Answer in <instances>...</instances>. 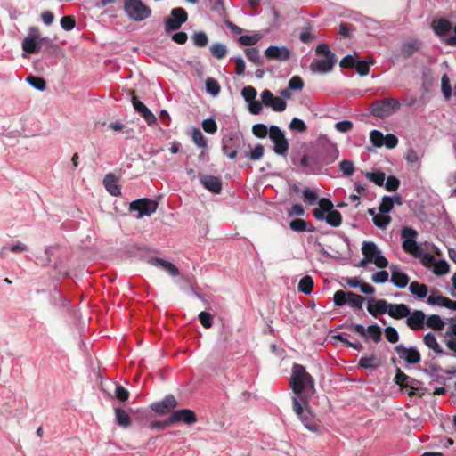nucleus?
Instances as JSON below:
<instances>
[{"label": "nucleus", "instance_id": "nucleus-59", "mask_svg": "<svg viewBox=\"0 0 456 456\" xmlns=\"http://www.w3.org/2000/svg\"><path fill=\"white\" fill-rule=\"evenodd\" d=\"M201 126L208 134H215L217 131V125L213 118L203 120Z\"/></svg>", "mask_w": 456, "mask_h": 456}, {"label": "nucleus", "instance_id": "nucleus-5", "mask_svg": "<svg viewBox=\"0 0 456 456\" xmlns=\"http://www.w3.org/2000/svg\"><path fill=\"white\" fill-rule=\"evenodd\" d=\"M418 232L411 227H403L401 231L403 249L415 258H428L429 254L425 253L422 247L417 242Z\"/></svg>", "mask_w": 456, "mask_h": 456}, {"label": "nucleus", "instance_id": "nucleus-36", "mask_svg": "<svg viewBox=\"0 0 456 456\" xmlns=\"http://www.w3.org/2000/svg\"><path fill=\"white\" fill-rule=\"evenodd\" d=\"M115 417H116V423L123 428H127L131 426V418L130 416L122 409L116 408L115 409Z\"/></svg>", "mask_w": 456, "mask_h": 456}, {"label": "nucleus", "instance_id": "nucleus-27", "mask_svg": "<svg viewBox=\"0 0 456 456\" xmlns=\"http://www.w3.org/2000/svg\"><path fill=\"white\" fill-rule=\"evenodd\" d=\"M242 148L244 149L241 157L249 159L252 161L259 160L264 156V146L262 144L256 145L253 149L249 144L242 142Z\"/></svg>", "mask_w": 456, "mask_h": 456}, {"label": "nucleus", "instance_id": "nucleus-47", "mask_svg": "<svg viewBox=\"0 0 456 456\" xmlns=\"http://www.w3.org/2000/svg\"><path fill=\"white\" fill-rule=\"evenodd\" d=\"M422 156H423V153H421L420 151H416L414 149H409L407 151L405 159L408 163H410L411 165L419 166Z\"/></svg>", "mask_w": 456, "mask_h": 456}, {"label": "nucleus", "instance_id": "nucleus-19", "mask_svg": "<svg viewBox=\"0 0 456 456\" xmlns=\"http://www.w3.org/2000/svg\"><path fill=\"white\" fill-rule=\"evenodd\" d=\"M177 406V401L172 395L165 396L161 401L151 403V408L159 414H166Z\"/></svg>", "mask_w": 456, "mask_h": 456}, {"label": "nucleus", "instance_id": "nucleus-15", "mask_svg": "<svg viewBox=\"0 0 456 456\" xmlns=\"http://www.w3.org/2000/svg\"><path fill=\"white\" fill-rule=\"evenodd\" d=\"M395 351L401 359L409 364H416L420 362V354L415 346L405 347L400 344L395 347Z\"/></svg>", "mask_w": 456, "mask_h": 456}, {"label": "nucleus", "instance_id": "nucleus-41", "mask_svg": "<svg viewBox=\"0 0 456 456\" xmlns=\"http://www.w3.org/2000/svg\"><path fill=\"white\" fill-rule=\"evenodd\" d=\"M230 142H232V138H229L227 140L226 139L223 140L222 151L229 159H234L238 156L240 151V154L243 152L244 149L241 147L240 149H232V151H229V143Z\"/></svg>", "mask_w": 456, "mask_h": 456}, {"label": "nucleus", "instance_id": "nucleus-58", "mask_svg": "<svg viewBox=\"0 0 456 456\" xmlns=\"http://www.w3.org/2000/svg\"><path fill=\"white\" fill-rule=\"evenodd\" d=\"M339 169L345 175H352L354 172V163L347 159H343L339 163Z\"/></svg>", "mask_w": 456, "mask_h": 456}, {"label": "nucleus", "instance_id": "nucleus-57", "mask_svg": "<svg viewBox=\"0 0 456 456\" xmlns=\"http://www.w3.org/2000/svg\"><path fill=\"white\" fill-rule=\"evenodd\" d=\"M370 139L375 147L380 148L383 146L384 135L380 131L376 129L372 130L370 134Z\"/></svg>", "mask_w": 456, "mask_h": 456}, {"label": "nucleus", "instance_id": "nucleus-53", "mask_svg": "<svg viewBox=\"0 0 456 456\" xmlns=\"http://www.w3.org/2000/svg\"><path fill=\"white\" fill-rule=\"evenodd\" d=\"M26 81L35 89L38 91H44L45 89V82L43 78L34 77V76H28L26 78Z\"/></svg>", "mask_w": 456, "mask_h": 456}, {"label": "nucleus", "instance_id": "nucleus-40", "mask_svg": "<svg viewBox=\"0 0 456 456\" xmlns=\"http://www.w3.org/2000/svg\"><path fill=\"white\" fill-rule=\"evenodd\" d=\"M365 298L362 296L348 291V301L349 306L354 310H361Z\"/></svg>", "mask_w": 456, "mask_h": 456}, {"label": "nucleus", "instance_id": "nucleus-26", "mask_svg": "<svg viewBox=\"0 0 456 456\" xmlns=\"http://www.w3.org/2000/svg\"><path fill=\"white\" fill-rule=\"evenodd\" d=\"M422 43L418 39H409L404 41L401 46V56L403 59H409L419 50Z\"/></svg>", "mask_w": 456, "mask_h": 456}, {"label": "nucleus", "instance_id": "nucleus-7", "mask_svg": "<svg viewBox=\"0 0 456 456\" xmlns=\"http://www.w3.org/2000/svg\"><path fill=\"white\" fill-rule=\"evenodd\" d=\"M400 102L394 98H386L375 101L370 106V113L377 118H384L391 116L400 109Z\"/></svg>", "mask_w": 456, "mask_h": 456}, {"label": "nucleus", "instance_id": "nucleus-42", "mask_svg": "<svg viewBox=\"0 0 456 456\" xmlns=\"http://www.w3.org/2000/svg\"><path fill=\"white\" fill-rule=\"evenodd\" d=\"M245 55L248 61H252L256 65H263V60L260 56L259 51L256 47H249L244 50Z\"/></svg>", "mask_w": 456, "mask_h": 456}, {"label": "nucleus", "instance_id": "nucleus-62", "mask_svg": "<svg viewBox=\"0 0 456 456\" xmlns=\"http://www.w3.org/2000/svg\"><path fill=\"white\" fill-rule=\"evenodd\" d=\"M289 128L291 130L297 131L300 133H303V132L306 131V129H307L306 125L304 122V120L301 118H292V120L290 121V124H289Z\"/></svg>", "mask_w": 456, "mask_h": 456}, {"label": "nucleus", "instance_id": "nucleus-63", "mask_svg": "<svg viewBox=\"0 0 456 456\" xmlns=\"http://www.w3.org/2000/svg\"><path fill=\"white\" fill-rule=\"evenodd\" d=\"M256 94H257L256 90L253 86H250L244 87L241 91V95L247 102H252L253 100H255L256 97Z\"/></svg>", "mask_w": 456, "mask_h": 456}, {"label": "nucleus", "instance_id": "nucleus-1", "mask_svg": "<svg viewBox=\"0 0 456 456\" xmlns=\"http://www.w3.org/2000/svg\"><path fill=\"white\" fill-rule=\"evenodd\" d=\"M290 387L292 391L298 398V396H302L304 392L306 391H314V378L305 370V368L298 363H294L292 367V374L290 377Z\"/></svg>", "mask_w": 456, "mask_h": 456}, {"label": "nucleus", "instance_id": "nucleus-52", "mask_svg": "<svg viewBox=\"0 0 456 456\" xmlns=\"http://www.w3.org/2000/svg\"><path fill=\"white\" fill-rule=\"evenodd\" d=\"M390 217L387 214L377 215L372 218L373 224L379 229H385L390 223Z\"/></svg>", "mask_w": 456, "mask_h": 456}, {"label": "nucleus", "instance_id": "nucleus-8", "mask_svg": "<svg viewBox=\"0 0 456 456\" xmlns=\"http://www.w3.org/2000/svg\"><path fill=\"white\" fill-rule=\"evenodd\" d=\"M362 252L367 261L375 264L377 267L385 268L388 265L387 259L382 255L374 242L364 241L362 243Z\"/></svg>", "mask_w": 456, "mask_h": 456}, {"label": "nucleus", "instance_id": "nucleus-64", "mask_svg": "<svg viewBox=\"0 0 456 456\" xmlns=\"http://www.w3.org/2000/svg\"><path fill=\"white\" fill-rule=\"evenodd\" d=\"M199 321L201 323V325L206 329L210 328L213 324L212 315L208 312H200L199 314Z\"/></svg>", "mask_w": 456, "mask_h": 456}, {"label": "nucleus", "instance_id": "nucleus-38", "mask_svg": "<svg viewBox=\"0 0 456 456\" xmlns=\"http://www.w3.org/2000/svg\"><path fill=\"white\" fill-rule=\"evenodd\" d=\"M193 142L200 148L206 149L208 147L207 139L200 130V128L193 127L191 132Z\"/></svg>", "mask_w": 456, "mask_h": 456}, {"label": "nucleus", "instance_id": "nucleus-20", "mask_svg": "<svg viewBox=\"0 0 456 456\" xmlns=\"http://www.w3.org/2000/svg\"><path fill=\"white\" fill-rule=\"evenodd\" d=\"M172 423L183 422L187 425L194 424L197 421L195 413L190 409L174 411L170 415Z\"/></svg>", "mask_w": 456, "mask_h": 456}, {"label": "nucleus", "instance_id": "nucleus-24", "mask_svg": "<svg viewBox=\"0 0 456 456\" xmlns=\"http://www.w3.org/2000/svg\"><path fill=\"white\" fill-rule=\"evenodd\" d=\"M387 302L385 299H375L370 297L368 300L367 311L374 317L387 313Z\"/></svg>", "mask_w": 456, "mask_h": 456}, {"label": "nucleus", "instance_id": "nucleus-18", "mask_svg": "<svg viewBox=\"0 0 456 456\" xmlns=\"http://www.w3.org/2000/svg\"><path fill=\"white\" fill-rule=\"evenodd\" d=\"M265 55L270 60L286 61L291 56V51L287 46L270 45L265 51Z\"/></svg>", "mask_w": 456, "mask_h": 456}, {"label": "nucleus", "instance_id": "nucleus-21", "mask_svg": "<svg viewBox=\"0 0 456 456\" xmlns=\"http://www.w3.org/2000/svg\"><path fill=\"white\" fill-rule=\"evenodd\" d=\"M149 263L151 265L166 272L172 277L180 275L179 269L173 263H171L166 259L155 256V257L150 258Z\"/></svg>", "mask_w": 456, "mask_h": 456}, {"label": "nucleus", "instance_id": "nucleus-22", "mask_svg": "<svg viewBox=\"0 0 456 456\" xmlns=\"http://www.w3.org/2000/svg\"><path fill=\"white\" fill-rule=\"evenodd\" d=\"M426 314L421 310H414L407 316L406 324L412 330H417L424 328Z\"/></svg>", "mask_w": 456, "mask_h": 456}, {"label": "nucleus", "instance_id": "nucleus-39", "mask_svg": "<svg viewBox=\"0 0 456 456\" xmlns=\"http://www.w3.org/2000/svg\"><path fill=\"white\" fill-rule=\"evenodd\" d=\"M426 324L435 330H442L444 327V320L437 314L429 315L426 320Z\"/></svg>", "mask_w": 456, "mask_h": 456}, {"label": "nucleus", "instance_id": "nucleus-32", "mask_svg": "<svg viewBox=\"0 0 456 456\" xmlns=\"http://www.w3.org/2000/svg\"><path fill=\"white\" fill-rule=\"evenodd\" d=\"M289 228L296 232H314L315 231V227L312 224L301 218L291 220L289 222Z\"/></svg>", "mask_w": 456, "mask_h": 456}, {"label": "nucleus", "instance_id": "nucleus-13", "mask_svg": "<svg viewBox=\"0 0 456 456\" xmlns=\"http://www.w3.org/2000/svg\"><path fill=\"white\" fill-rule=\"evenodd\" d=\"M171 17L164 21L166 32L177 30L187 20L188 15L184 9L181 7L171 10Z\"/></svg>", "mask_w": 456, "mask_h": 456}, {"label": "nucleus", "instance_id": "nucleus-3", "mask_svg": "<svg viewBox=\"0 0 456 456\" xmlns=\"http://www.w3.org/2000/svg\"><path fill=\"white\" fill-rule=\"evenodd\" d=\"M314 216L319 221H325L332 227H338L342 224V216L334 209L332 202L327 198L319 200V208L314 209Z\"/></svg>", "mask_w": 456, "mask_h": 456}, {"label": "nucleus", "instance_id": "nucleus-54", "mask_svg": "<svg viewBox=\"0 0 456 456\" xmlns=\"http://www.w3.org/2000/svg\"><path fill=\"white\" fill-rule=\"evenodd\" d=\"M260 40L258 34L243 35L239 37V42L245 46L255 45Z\"/></svg>", "mask_w": 456, "mask_h": 456}, {"label": "nucleus", "instance_id": "nucleus-9", "mask_svg": "<svg viewBox=\"0 0 456 456\" xmlns=\"http://www.w3.org/2000/svg\"><path fill=\"white\" fill-rule=\"evenodd\" d=\"M294 166L300 167L305 174H315L321 171L322 166L315 154L314 156L297 155L292 157Z\"/></svg>", "mask_w": 456, "mask_h": 456}, {"label": "nucleus", "instance_id": "nucleus-25", "mask_svg": "<svg viewBox=\"0 0 456 456\" xmlns=\"http://www.w3.org/2000/svg\"><path fill=\"white\" fill-rule=\"evenodd\" d=\"M133 106L134 110L141 114L143 119L146 121L148 125H153L157 118L155 115L149 110V108L137 98H133L132 101Z\"/></svg>", "mask_w": 456, "mask_h": 456}, {"label": "nucleus", "instance_id": "nucleus-48", "mask_svg": "<svg viewBox=\"0 0 456 456\" xmlns=\"http://www.w3.org/2000/svg\"><path fill=\"white\" fill-rule=\"evenodd\" d=\"M206 90L210 95L217 96L220 93V86L216 79L208 77L206 79Z\"/></svg>", "mask_w": 456, "mask_h": 456}, {"label": "nucleus", "instance_id": "nucleus-34", "mask_svg": "<svg viewBox=\"0 0 456 456\" xmlns=\"http://www.w3.org/2000/svg\"><path fill=\"white\" fill-rule=\"evenodd\" d=\"M410 292L419 299H423L428 296V288L424 283L412 281L409 286Z\"/></svg>", "mask_w": 456, "mask_h": 456}, {"label": "nucleus", "instance_id": "nucleus-16", "mask_svg": "<svg viewBox=\"0 0 456 456\" xmlns=\"http://www.w3.org/2000/svg\"><path fill=\"white\" fill-rule=\"evenodd\" d=\"M175 283L182 291L187 292L191 290L197 298L203 300V297L199 291V287L193 276L188 274L179 275V279L175 281Z\"/></svg>", "mask_w": 456, "mask_h": 456}, {"label": "nucleus", "instance_id": "nucleus-12", "mask_svg": "<svg viewBox=\"0 0 456 456\" xmlns=\"http://www.w3.org/2000/svg\"><path fill=\"white\" fill-rule=\"evenodd\" d=\"M316 155L323 167L333 163L338 159L339 152L335 143L325 139V142L317 151Z\"/></svg>", "mask_w": 456, "mask_h": 456}, {"label": "nucleus", "instance_id": "nucleus-46", "mask_svg": "<svg viewBox=\"0 0 456 456\" xmlns=\"http://www.w3.org/2000/svg\"><path fill=\"white\" fill-rule=\"evenodd\" d=\"M274 147L273 151L278 155H284L287 153L289 150V142L288 140L284 137L280 138L273 142Z\"/></svg>", "mask_w": 456, "mask_h": 456}, {"label": "nucleus", "instance_id": "nucleus-11", "mask_svg": "<svg viewBox=\"0 0 456 456\" xmlns=\"http://www.w3.org/2000/svg\"><path fill=\"white\" fill-rule=\"evenodd\" d=\"M47 38L40 37V31L37 27L28 29V36L22 41V49L28 53H38L42 47L43 41Z\"/></svg>", "mask_w": 456, "mask_h": 456}, {"label": "nucleus", "instance_id": "nucleus-17", "mask_svg": "<svg viewBox=\"0 0 456 456\" xmlns=\"http://www.w3.org/2000/svg\"><path fill=\"white\" fill-rule=\"evenodd\" d=\"M199 179L203 187L212 193L219 194L222 191V180L218 176L199 174Z\"/></svg>", "mask_w": 456, "mask_h": 456}, {"label": "nucleus", "instance_id": "nucleus-23", "mask_svg": "<svg viewBox=\"0 0 456 456\" xmlns=\"http://www.w3.org/2000/svg\"><path fill=\"white\" fill-rule=\"evenodd\" d=\"M391 279L390 281L397 288L403 289L409 282L408 275L401 270L398 265H391Z\"/></svg>", "mask_w": 456, "mask_h": 456}, {"label": "nucleus", "instance_id": "nucleus-43", "mask_svg": "<svg viewBox=\"0 0 456 456\" xmlns=\"http://www.w3.org/2000/svg\"><path fill=\"white\" fill-rule=\"evenodd\" d=\"M365 177L379 186H382L386 180V175L382 171L366 172Z\"/></svg>", "mask_w": 456, "mask_h": 456}, {"label": "nucleus", "instance_id": "nucleus-4", "mask_svg": "<svg viewBox=\"0 0 456 456\" xmlns=\"http://www.w3.org/2000/svg\"><path fill=\"white\" fill-rule=\"evenodd\" d=\"M292 406L293 411L307 430L317 435L322 433V428L319 424V421L316 419V417L307 403H305V406L303 407L299 402V399L297 396H293Z\"/></svg>", "mask_w": 456, "mask_h": 456}, {"label": "nucleus", "instance_id": "nucleus-30", "mask_svg": "<svg viewBox=\"0 0 456 456\" xmlns=\"http://www.w3.org/2000/svg\"><path fill=\"white\" fill-rule=\"evenodd\" d=\"M381 366V360L374 354L362 356L358 362V367L374 370Z\"/></svg>", "mask_w": 456, "mask_h": 456}, {"label": "nucleus", "instance_id": "nucleus-61", "mask_svg": "<svg viewBox=\"0 0 456 456\" xmlns=\"http://www.w3.org/2000/svg\"><path fill=\"white\" fill-rule=\"evenodd\" d=\"M115 396L121 402H126L129 397V392L123 386L115 383Z\"/></svg>", "mask_w": 456, "mask_h": 456}, {"label": "nucleus", "instance_id": "nucleus-10", "mask_svg": "<svg viewBox=\"0 0 456 456\" xmlns=\"http://www.w3.org/2000/svg\"><path fill=\"white\" fill-rule=\"evenodd\" d=\"M157 201L147 198H142L134 200L130 203L129 206L130 212H137V215L135 216L137 219L151 216L157 210Z\"/></svg>", "mask_w": 456, "mask_h": 456}, {"label": "nucleus", "instance_id": "nucleus-51", "mask_svg": "<svg viewBox=\"0 0 456 456\" xmlns=\"http://www.w3.org/2000/svg\"><path fill=\"white\" fill-rule=\"evenodd\" d=\"M348 301V291L338 290L334 293L333 303L336 306L341 307L347 304Z\"/></svg>", "mask_w": 456, "mask_h": 456}, {"label": "nucleus", "instance_id": "nucleus-2", "mask_svg": "<svg viewBox=\"0 0 456 456\" xmlns=\"http://www.w3.org/2000/svg\"><path fill=\"white\" fill-rule=\"evenodd\" d=\"M318 55H323V58L314 60L309 68L312 73L324 74L330 72L337 63V57L334 53L330 50L328 44H319L315 49Z\"/></svg>", "mask_w": 456, "mask_h": 456}, {"label": "nucleus", "instance_id": "nucleus-37", "mask_svg": "<svg viewBox=\"0 0 456 456\" xmlns=\"http://www.w3.org/2000/svg\"><path fill=\"white\" fill-rule=\"evenodd\" d=\"M314 288V280L310 275H305L298 282L297 289L305 295H310Z\"/></svg>", "mask_w": 456, "mask_h": 456}, {"label": "nucleus", "instance_id": "nucleus-50", "mask_svg": "<svg viewBox=\"0 0 456 456\" xmlns=\"http://www.w3.org/2000/svg\"><path fill=\"white\" fill-rule=\"evenodd\" d=\"M394 205V198L391 196H384L379 207V212L382 214H387L392 210Z\"/></svg>", "mask_w": 456, "mask_h": 456}, {"label": "nucleus", "instance_id": "nucleus-35", "mask_svg": "<svg viewBox=\"0 0 456 456\" xmlns=\"http://www.w3.org/2000/svg\"><path fill=\"white\" fill-rule=\"evenodd\" d=\"M424 344L430 349H432L437 354H447L444 352L440 345L438 344L436 336L428 332L423 338Z\"/></svg>", "mask_w": 456, "mask_h": 456}, {"label": "nucleus", "instance_id": "nucleus-29", "mask_svg": "<svg viewBox=\"0 0 456 456\" xmlns=\"http://www.w3.org/2000/svg\"><path fill=\"white\" fill-rule=\"evenodd\" d=\"M432 28L436 36L442 37L452 29V24L447 19L440 18L433 21Z\"/></svg>", "mask_w": 456, "mask_h": 456}, {"label": "nucleus", "instance_id": "nucleus-60", "mask_svg": "<svg viewBox=\"0 0 456 456\" xmlns=\"http://www.w3.org/2000/svg\"><path fill=\"white\" fill-rule=\"evenodd\" d=\"M441 83L443 94L446 99H449L452 96V87L450 86L449 77L446 74L443 75Z\"/></svg>", "mask_w": 456, "mask_h": 456}, {"label": "nucleus", "instance_id": "nucleus-44", "mask_svg": "<svg viewBox=\"0 0 456 456\" xmlns=\"http://www.w3.org/2000/svg\"><path fill=\"white\" fill-rule=\"evenodd\" d=\"M211 54L216 59H222L227 54V47L224 44L215 43L210 46Z\"/></svg>", "mask_w": 456, "mask_h": 456}, {"label": "nucleus", "instance_id": "nucleus-28", "mask_svg": "<svg viewBox=\"0 0 456 456\" xmlns=\"http://www.w3.org/2000/svg\"><path fill=\"white\" fill-rule=\"evenodd\" d=\"M387 314L394 319H403L410 314V308L404 304H388Z\"/></svg>", "mask_w": 456, "mask_h": 456}, {"label": "nucleus", "instance_id": "nucleus-45", "mask_svg": "<svg viewBox=\"0 0 456 456\" xmlns=\"http://www.w3.org/2000/svg\"><path fill=\"white\" fill-rule=\"evenodd\" d=\"M445 297H446L440 295L436 289H433L431 290V295L428 297L427 303L429 305H438L444 307Z\"/></svg>", "mask_w": 456, "mask_h": 456}, {"label": "nucleus", "instance_id": "nucleus-33", "mask_svg": "<svg viewBox=\"0 0 456 456\" xmlns=\"http://www.w3.org/2000/svg\"><path fill=\"white\" fill-rule=\"evenodd\" d=\"M381 338L382 330L378 324H370L366 328L365 337L363 338L366 341L371 340L374 343H379L380 342Z\"/></svg>", "mask_w": 456, "mask_h": 456}, {"label": "nucleus", "instance_id": "nucleus-6", "mask_svg": "<svg viewBox=\"0 0 456 456\" xmlns=\"http://www.w3.org/2000/svg\"><path fill=\"white\" fill-rule=\"evenodd\" d=\"M124 12L130 20L136 22L145 20L152 14L151 9L142 0H124Z\"/></svg>", "mask_w": 456, "mask_h": 456}, {"label": "nucleus", "instance_id": "nucleus-31", "mask_svg": "<svg viewBox=\"0 0 456 456\" xmlns=\"http://www.w3.org/2000/svg\"><path fill=\"white\" fill-rule=\"evenodd\" d=\"M103 184L106 191L112 196L121 195V189L117 183L116 176L113 174H108L103 179Z\"/></svg>", "mask_w": 456, "mask_h": 456}, {"label": "nucleus", "instance_id": "nucleus-14", "mask_svg": "<svg viewBox=\"0 0 456 456\" xmlns=\"http://www.w3.org/2000/svg\"><path fill=\"white\" fill-rule=\"evenodd\" d=\"M261 100L265 107H270L273 111L282 112L287 108V102L280 97H276L270 90H264L261 93Z\"/></svg>", "mask_w": 456, "mask_h": 456}, {"label": "nucleus", "instance_id": "nucleus-55", "mask_svg": "<svg viewBox=\"0 0 456 456\" xmlns=\"http://www.w3.org/2000/svg\"><path fill=\"white\" fill-rule=\"evenodd\" d=\"M385 337L387 340L392 344L399 341V334L395 328L387 326L384 330Z\"/></svg>", "mask_w": 456, "mask_h": 456}, {"label": "nucleus", "instance_id": "nucleus-56", "mask_svg": "<svg viewBox=\"0 0 456 456\" xmlns=\"http://www.w3.org/2000/svg\"><path fill=\"white\" fill-rule=\"evenodd\" d=\"M436 275L441 276L449 272V264L445 260H439L436 263L434 270Z\"/></svg>", "mask_w": 456, "mask_h": 456}, {"label": "nucleus", "instance_id": "nucleus-49", "mask_svg": "<svg viewBox=\"0 0 456 456\" xmlns=\"http://www.w3.org/2000/svg\"><path fill=\"white\" fill-rule=\"evenodd\" d=\"M191 39H192V42H193L194 45H196L198 47H204L208 43V36L203 31L195 32L192 35Z\"/></svg>", "mask_w": 456, "mask_h": 456}]
</instances>
